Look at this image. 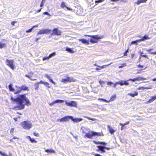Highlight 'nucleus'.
<instances>
[{
    "label": "nucleus",
    "mask_w": 156,
    "mask_h": 156,
    "mask_svg": "<svg viewBox=\"0 0 156 156\" xmlns=\"http://www.w3.org/2000/svg\"><path fill=\"white\" fill-rule=\"evenodd\" d=\"M14 128H12L10 130V133L13 136L14 132Z\"/></svg>",
    "instance_id": "47"
},
{
    "label": "nucleus",
    "mask_w": 156,
    "mask_h": 156,
    "mask_svg": "<svg viewBox=\"0 0 156 156\" xmlns=\"http://www.w3.org/2000/svg\"><path fill=\"white\" fill-rule=\"evenodd\" d=\"M61 82L63 83H66L68 82L66 78V79H65V78L62 79V80H61Z\"/></svg>",
    "instance_id": "41"
},
{
    "label": "nucleus",
    "mask_w": 156,
    "mask_h": 156,
    "mask_svg": "<svg viewBox=\"0 0 156 156\" xmlns=\"http://www.w3.org/2000/svg\"><path fill=\"white\" fill-rule=\"evenodd\" d=\"M51 30L49 29H44L40 30L39 32L37 33V35L44 34H47L48 33L51 31Z\"/></svg>",
    "instance_id": "8"
},
{
    "label": "nucleus",
    "mask_w": 156,
    "mask_h": 156,
    "mask_svg": "<svg viewBox=\"0 0 156 156\" xmlns=\"http://www.w3.org/2000/svg\"><path fill=\"white\" fill-rule=\"evenodd\" d=\"M103 1V0H99L97 1H96L95 2L96 5H97L98 3H99L102 2Z\"/></svg>",
    "instance_id": "42"
},
{
    "label": "nucleus",
    "mask_w": 156,
    "mask_h": 156,
    "mask_svg": "<svg viewBox=\"0 0 156 156\" xmlns=\"http://www.w3.org/2000/svg\"><path fill=\"white\" fill-rule=\"evenodd\" d=\"M147 0H138L136 3L137 5H139L140 3H141L146 2Z\"/></svg>",
    "instance_id": "27"
},
{
    "label": "nucleus",
    "mask_w": 156,
    "mask_h": 156,
    "mask_svg": "<svg viewBox=\"0 0 156 156\" xmlns=\"http://www.w3.org/2000/svg\"><path fill=\"white\" fill-rule=\"evenodd\" d=\"M151 38L148 37V35L146 34L144 36L142 37V38L140 39V41H144L145 40L150 39Z\"/></svg>",
    "instance_id": "16"
},
{
    "label": "nucleus",
    "mask_w": 156,
    "mask_h": 156,
    "mask_svg": "<svg viewBox=\"0 0 156 156\" xmlns=\"http://www.w3.org/2000/svg\"><path fill=\"white\" fill-rule=\"evenodd\" d=\"M90 133H86L84 137L92 139L93 136H100L101 135L100 133L96 132L93 131H90Z\"/></svg>",
    "instance_id": "2"
},
{
    "label": "nucleus",
    "mask_w": 156,
    "mask_h": 156,
    "mask_svg": "<svg viewBox=\"0 0 156 156\" xmlns=\"http://www.w3.org/2000/svg\"><path fill=\"white\" fill-rule=\"evenodd\" d=\"M49 59H50V58L49 56L44 57L43 58V61L48 60Z\"/></svg>",
    "instance_id": "44"
},
{
    "label": "nucleus",
    "mask_w": 156,
    "mask_h": 156,
    "mask_svg": "<svg viewBox=\"0 0 156 156\" xmlns=\"http://www.w3.org/2000/svg\"><path fill=\"white\" fill-rule=\"evenodd\" d=\"M21 90H27L28 89V87L25 85H23L20 87Z\"/></svg>",
    "instance_id": "22"
},
{
    "label": "nucleus",
    "mask_w": 156,
    "mask_h": 156,
    "mask_svg": "<svg viewBox=\"0 0 156 156\" xmlns=\"http://www.w3.org/2000/svg\"><path fill=\"white\" fill-rule=\"evenodd\" d=\"M66 105L68 106H75L76 105V102L74 101H70L68 102L67 101H65Z\"/></svg>",
    "instance_id": "7"
},
{
    "label": "nucleus",
    "mask_w": 156,
    "mask_h": 156,
    "mask_svg": "<svg viewBox=\"0 0 156 156\" xmlns=\"http://www.w3.org/2000/svg\"><path fill=\"white\" fill-rule=\"evenodd\" d=\"M71 117H72V118H71V119L73 121V122H80L83 119L81 118H73V117L72 116H71Z\"/></svg>",
    "instance_id": "11"
},
{
    "label": "nucleus",
    "mask_w": 156,
    "mask_h": 156,
    "mask_svg": "<svg viewBox=\"0 0 156 156\" xmlns=\"http://www.w3.org/2000/svg\"><path fill=\"white\" fill-rule=\"evenodd\" d=\"M39 83H36L34 86V88L35 90H37L38 89L39 87Z\"/></svg>",
    "instance_id": "36"
},
{
    "label": "nucleus",
    "mask_w": 156,
    "mask_h": 156,
    "mask_svg": "<svg viewBox=\"0 0 156 156\" xmlns=\"http://www.w3.org/2000/svg\"><path fill=\"white\" fill-rule=\"evenodd\" d=\"M11 99L18 104V105L14 106V108L17 109H23L24 108L25 105L29 106L31 105L29 100L26 97L25 94L19 95L16 98H14L12 96Z\"/></svg>",
    "instance_id": "1"
},
{
    "label": "nucleus",
    "mask_w": 156,
    "mask_h": 156,
    "mask_svg": "<svg viewBox=\"0 0 156 156\" xmlns=\"http://www.w3.org/2000/svg\"><path fill=\"white\" fill-rule=\"evenodd\" d=\"M105 149H106L108 150H109L110 149V148L109 147H106L105 146H104Z\"/></svg>",
    "instance_id": "62"
},
{
    "label": "nucleus",
    "mask_w": 156,
    "mask_h": 156,
    "mask_svg": "<svg viewBox=\"0 0 156 156\" xmlns=\"http://www.w3.org/2000/svg\"><path fill=\"white\" fill-rule=\"evenodd\" d=\"M108 129L109 130V131L111 134H112L114 133L115 132L114 130L111 128L110 126H108Z\"/></svg>",
    "instance_id": "26"
},
{
    "label": "nucleus",
    "mask_w": 156,
    "mask_h": 156,
    "mask_svg": "<svg viewBox=\"0 0 156 156\" xmlns=\"http://www.w3.org/2000/svg\"><path fill=\"white\" fill-rule=\"evenodd\" d=\"M128 49L126 50L124 53V56H127V53L128 52Z\"/></svg>",
    "instance_id": "52"
},
{
    "label": "nucleus",
    "mask_w": 156,
    "mask_h": 156,
    "mask_svg": "<svg viewBox=\"0 0 156 156\" xmlns=\"http://www.w3.org/2000/svg\"><path fill=\"white\" fill-rule=\"evenodd\" d=\"M111 64V63L109 64L108 65H105L102 66H99L98 65H97V64L96 63H95L94 64V65L95 66H98V67H99V68H100L101 69H103L104 68L105 66H108Z\"/></svg>",
    "instance_id": "29"
},
{
    "label": "nucleus",
    "mask_w": 156,
    "mask_h": 156,
    "mask_svg": "<svg viewBox=\"0 0 156 156\" xmlns=\"http://www.w3.org/2000/svg\"><path fill=\"white\" fill-rule=\"evenodd\" d=\"M9 88L10 91L14 92L15 91V90L12 87V84H10L9 85Z\"/></svg>",
    "instance_id": "23"
},
{
    "label": "nucleus",
    "mask_w": 156,
    "mask_h": 156,
    "mask_svg": "<svg viewBox=\"0 0 156 156\" xmlns=\"http://www.w3.org/2000/svg\"><path fill=\"white\" fill-rule=\"evenodd\" d=\"M92 154H94L95 156H102L98 154L92 153Z\"/></svg>",
    "instance_id": "54"
},
{
    "label": "nucleus",
    "mask_w": 156,
    "mask_h": 156,
    "mask_svg": "<svg viewBox=\"0 0 156 156\" xmlns=\"http://www.w3.org/2000/svg\"><path fill=\"white\" fill-rule=\"evenodd\" d=\"M45 2V0H42L41 3L40 4V6L41 7H42L44 5Z\"/></svg>",
    "instance_id": "40"
},
{
    "label": "nucleus",
    "mask_w": 156,
    "mask_h": 156,
    "mask_svg": "<svg viewBox=\"0 0 156 156\" xmlns=\"http://www.w3.org/2000/svg\"><path fill=\"white\" fill-rule=\"evenodd\" d=\"M98 100H99L101 101H105V102H107V103L109 102V101H108L106 100V99H103V98H99L98 99Z\"/></svg>",
    "instance_id": "37"
},
{
    "label": "nucleus",
    "mask_w": 156,
    "mask_h": 156,
    "mask_svg": "<svg viewBox=\"0 0 156 156\" xmlns=\"http://www.w3.org/2000/svg\"><path fill=\"white\" fill-rule=\"evenodd\" d=\"M141 56L142 57H145L147 58H148L147 56L146 55H142Z\"/></svg>",
    "instance_id": "57"
},
{
    "label": "nucleus",
    "mask_w": 156,
    "mask_h": 156,
    "mask_svg": "<svg viewBox=\"0 0 156 156\" xmlns=\"http://www.w3.org/2000/svg\"><path fill=\"white\" fill-rule=\"evenodd\" d=\"M44 84L46 87H48L50 88V87L49 86V84L48 83L45 82L44 83Z\"/></svg>",
    "instance_id": "46"
},
{
    "label": "nucleus",
    "mask_w": 156,
    "mask_h": 156,
    "mask_svg": "<svg viewBox=\"0 0 156 156\" xmlns=\"http://www.w3.org/2000/svg\"><path fill=\"white\" fill-rule=\"evenodd\" d=\"M45 152H46L47 153H55V151L52 149H47L46 150H45Z\"/></svg>",
    "instance_id": "21"
},
{
    "label": "nucleus",
    "mask_w": 156,
    "mask_h": 156,
    "mask_svg": "<svg viewBox=\"0 0 156 156\" xmlns=\"http://www.w3.org/2000/svg\"><path fill=\"white\" fill-rule=\"evenodd\" d=\"M79 41L81 42L82 43L84 44H85L86 45H88L89 44V42L88 40H87L84 39H79Z\"/></svg>",
    "instance_id": "13"
},
{
    "label": "nucleus",
    "mask_w": 156,
    "mask_h": 156,
    "mask_svg": "<svg viewBox=\"0 0 156 156\" xmlns=\"http://www.w3.org/2000/svg\"><path fill=\"white\" fill-rule=\"evenodd\" d=\"M150 88H148V87H139L138 89V90L145 89H150Z\"/></svg>",
    "instance_id": "38"
},
{
    "label": "nucleus",
    "mask_w": 156,
    "mask_h": 156,
    "mask_svg": "<svg viewBox=\"0 0 156 156\" xmlns=\"http://www.w3.org/2000/svg\"><path fill=\"white\" fill-rule=\"evenodd\" d=\"M53 34H54L55 35L59 36L61 35V32L60 30H59L57 28H55L52 30Z\"/></svg>",
    "instance_id": "10"
},
{
    "label": "nucleus",
    "mask_w": 156,
    "mask_h": 156,
    "mask_svg": "<svg viewBox=\"0 0 156 156\" xmlns=\"http://www.w3.org/2000/svg\"><path fill=\"white\" fill-rule=\"evenodd\" d=\"M126 64H122L121 65V66H119V68H121L125 66H126Z\"/></svg>",
    "instance_id": "50"
},
{
    "label": "nucleus",
    "mask_w": 156,
    "mask_h": 156,
    "mask_svg": "<svg viewBox=\"0 0 156 156\" xmlns=\"http://www.w3.org/2000/svg\"><path fill=\"white\" fill-rule=\"evenodd\" d=\"M116 94L112 95L111 96V98H110V100L109 101V102L110 101H114L115 100V99L116 98Z\"/></svg>",
    "instance_id": "31"
},
{
    "label": "nucleus",
    "mask_w": 156,
    "mask_h": 156,
    "mask_svg": "<svg viewBox=\"0 0 156 156\" xmlns=\"http://www.w3.org/2000/svg\"><path fill=\"white\" fill-rule=\"evenodd\" d=\"M91 39L90 40V42L91 43H97L98 40L100 39V37L98 35L91 36Z\"/></svg>",
    "instance_id": "6"
},
{
    "label": "nucleus",
    "mask_w": 156,
    "mask_h": 156,
    "mask_svg": "<svg viewBox=\"0 0 156 156\" xmlns=\"http://www.w3.org/2000/svg\"><path fill=\"white\" fill-rule=\"evenodd\" d=\"M127 81H131L133 82H135L136 81V78H133V79H130L128 80Z\"/></svg>",
    "instance_id": "45"
},
{
    "label": "nucleus",
    "mask_w": 156,
    "mask_h": 156,
    "mask_svg": "<svg viewBox=\"0 0 156 156\" xmlns=\"http://www.w3.org/2000/svg\"><path fill=\"white\" fill-rule=\"evenodd\" d=\"M44 82H43V81H42V80H41L40 81V82H39V83H42V84H44Z\"/></svg>",
    "instance_id": "63"
},
{
    "label": "nucleus",
    "mask_w": 156,
    "mask_h": 156,
    "mask_svg": "<svg viewBox=\"0 0 156 156\" xmlns=\"http://www.w3.org/2000/svg\"><path fill=\"white\" fill-rule=\"evenodd\" d=\"M140 42V39L137 40L135 41H132L131 42V44H136V45L137 44V42Z\"/></svg>",
    "instance_id": "32"
},
{
    "label": "nucleus",
    "mask_w": 156,
    "mask_h": 156,
    "mask_svg": "<svg viewBox=\"0 0 156 156\" xmlns=\"http://www.w3.org/2000/svg\"><path fill=\"white\" fill-rule=\"evenodd\" d=\"M66 51H68L69 52H70V53H73L74 51L72 49L68 48H66Z\"/></svg>",
    "instance_id": "30"
},
{
    "label": "nucleus",
    "mask_w": 156,
    "mask_h": 156,
    "mask_svg": "<svg viewBox=\"0 0 156 156\" xmlns=\"http://www.w3.org/2000/svg\"><path fill=\"white\" fill-rule=\"evenodd\" d=\"M34 134L36 136L38 137L39 136V134L37 133H36L35 132H34Z\"/></svg>",
    "instance_id": "51"
},
{
    "label": "nucleus",
    "mask_w": 156,
    "mask_h": 156,
    "mask_svg": "<svg viewBox=\"0 0 156 156\" xmlns=\"http://www.w3.org/2000/svg\"><path fill=\"white\" fill-rule=\"evenodd\" d=\"M99 83L102 87H103V84L105 83V82L102 80H100Z\"/></svg>",
    "instance_id": "39"
},
{
    "label": "nucleus",
    "mask_w": 156,
    "mask_h": 156,
    "mask_svg": "<svg viewBox=\"0 0 156 156\" xmlns=\"http://www.w3.org/2000/svg\"><path fill=\"white\" fill-rule=\"evenodd\" d=\"M64 102H65V101L64 100L58 99L53 101L49 104V105L52 106L56 103H62Z\"/></svg>",
    "instance_id": "9"
},
{
    "label": "nucleus",
    "mask_w": 156,
    "mask_h": 156,
    "mask_svg": "<svg viewBox=\"0 0 156 156\" xmlns=\"http://www.w3.org/2000/svg\"><path fill=\"white\" fill-rule=\"evenodd\" d=\"M45 76L46 78L48 79L49 80H50V82L51 83H52L53 84H55L56 83H55V82H54L53 80L51 79V77L49 76L48 75V74H45Z\"/></svg>",
    "instance_id": "18"
},
{
    "label": "nucleus",
    "mask_w": 156,
    "mask_h": 156,
    "mask_svg": "<svg viewBox=\"0 0 156 156\" xmlns=\"http://www.w3.org/2000/svg\"><path fill=\"white\" fill-rule=\"evenodd\" d=\"M156 99V96H152L151 97V99H150L147 102L148 103H150L154 101L155 99Z\"/></svg>",
    "instance_id": "20"
},
{
    "label": "nucleus",
    "mask_w": 156,
    "mask_h": 156,
    "mask_svg": "<svg viewBox=\"0 0 156 156\" xmlns=\"http://www.w3.org/2000/svg\"><path fill=\"white\" fill-rule=\"evenodd\" d=\"M67 82H74L76 81V80L73 78L72 77H67L66 78Z\"/></svg>",
    "instance_id": "15"
},
{
    "label": "nucleus",
    "mask_w": 156,
    "mask_h": 156,
    "mask_svg": "<svg viewBox=\"0 0 156 156\" xmlns=\"http://www.w3.org/2000/svg\"><path fill=\"white\" fill-rule=\"evenodd\" d=\"M138 94V92H134V93H128V95H129L132 97H134L135 96H137Z\"/></svg>",
    "instance_id": "19"
},
{
    "label": "nucleus",
    "mask_w": 156,
    "mask_h": 156,
    "mask_svg": "<svg viewBox=\"0 0 156 156\" xmlns=\"http://www.w3.org/2000/svg\"><path fill=\"white\" fill-rule=\"evenodd\" d=\"M61 7L62 8H63L64 7H66L68 10H70V9L69 8L67 7L65 3L64 2H63L62 3Z\"/></svg>",
    "instance_id": "24"
},
{
    "label": "nucleus",
    "mask_w": 156,
    "mask_h": 156,
    "mask_svg": "<svg viewBox=\"0 0 156 156\" xmlns=\"http://www.w3.org/2000/svg\"><path fill=\"white\" fill-rule=\"evenodd\" d=\"M107 83L108 85H109L111 86L112 85V84H113V83L112 82H108Z\"/></svg>",
    "instance_id": "53"
},
{
    "label": "nucleus",
    "mask_w": 156,
    "mask_h": 156,
    "mask_svg": "<svg viewBox=\"0 0 156 156\" xmlns=\"http://www.w3.org/2000/svg\"><path fill=\"white\" fill-rule=\"evenodd\" d=\"M147 79L146 78H144L143 77H138L136 78V81L142 80H144Z\"/></svg>",
    "instance_id": "33"
},
{
    "label": "nucleus",
    "mask_w": 156,
    "mask_h": 156,
    "mask_svg": "<svg viewBox=\"0 0 156 156\" xmlns=\"http://www.w3.org/2000/svg\"><path fill=\"white\" fill-rule=\"evenodd\" d=\"M101 144L103 145L102 146H105L106 144V143L105 142H101Z\"/></svg>",
    "instance_id": "56"
},
{
    "label": "nucleus",
    "mask_w": 156,
    "mask_h": 156,
    "mask_svg": "<svg viewBox=\"0 0 156 156\" xmlns=\"http://www.w3.org/2000/svg\"><path fill=\"white\" fill-rule=\"evenodd\" d=\"M129 121L127 122H126V123L123 124V125H124V126H126V125H128V124H129Z\"/></svg>",
    "instance_id": "59"
},
{
    "label": "nucleus",
    "mask_w": 156,
    "mask_h": 156,
    "mask_svg": "<svg viewBox=\"0 0 156 156\" xmlns=\"http://www.w3.org/2000/svg\"><path fill=\"white\" fill-rule=\"evenodd\" d=\"M113 84V87H114L115 88L117 85H118V84L120 85L119 81Z\"/></svg>",
    "instance_id": "43"
},
{
    "label": "nucleus",
    "mask_w": 156,
    "mask_h": 156,
    "mask_svg": "<svg viewBox=\"0 0 156 156\" xmlns=\"http://www.w3.org/2000/svg\"><path fill=\"white\" fill-rule=\"evenodd\" d=\"M127 80V81H124L121 80L119 81L120 83V85L121 86H123L125 85L126 86H127L129 85V83L128 82Z\"/></svg>",
    "instance_id": "12"
},
{
    "label": "nucleus",
    "mask_w": 156,
    "mask_h": 156,
    "mask_svg": "<svg viewBox=\"0 0 156 156\" xmlns=\"http://www.w3.org/2000/svg\"><path fill=\"white\" fill-rule=\"evenodd\" d=\"M38 27V25H35V26H33L30 29H29L28 30H26V33H30V32H31L33 30V29H34V27Z\"/></svg>",
    "instance_id": "28"
},
{
    "label": "nucleus",
    "mask_w": 156,
    "mask_h": 156,
    "mask_svg": "<svg viewBox=\"0 0 156 156\" xmlns=\"http://www.w3.org/2000/svg\"><path fill=\"white\" fill-rule=\"evenodd\" d=\"M27 137L32 142L37 143V141H36L34 138H32L30 136H27Z\"/></svg>",
    "instance_id": "25"
},
{
    "label": "nucleus",
    "mask_w": 156,
    "mask_h": 156,
    "mask_svg": "<svg viewBox=\"0 0 156 156\" xmlns=\"http://www.w3.org/2000/svg\"><path fill=\"white\" fill-rule=\"evenodd\" d=\"M72 118L71 116L68 115L65 116L61 119L58 118L57 119V121L60 122H66L68 121L69 119H71V118Z\"/></svg>",
    "instance_id": "5"
},
{
    "label": "nucleus",
    "mask_w": 156,
    "mask_h": 156,
    "mask_svg": "<svg viewBox=\"0 0 156 156\" xmlns=\"http://www.w3.org/2000/svg\"><path fill=\"white\" fill-rule=\"evenodd\" d=\"M5 62L6 65L10 67L12 70L14 69L15 66L14 65V61L13 60L7 59Z\"/></svg>",
    "instance_id": "4"
},
{
    "label": "nucleus",
    "mask_w": 156,
    "mask_h": 156,
    "mask_svg": "<svg viewBox=\"0 0 156 156\" xmlns=\"http://www.w3.org/2000/svg\"><path fill=\"white\" fill-rule=\"evenodd\" d=\"M56 52H53L51 54H50L49 55V57L50 58H51L52 57H53L54 56H55L56 55Z\"/></svg>",
    "instance_id": "35"
},
{
    "label": "nucleus",
    "mask_w": 156,
    "mask_h": 156,
    "mask_svg": "<svg viewBox=\"0 0 156 156\" xmlns=\"http://www.w3.org/2000/svg\"><path fill=\"white\" fill-rule=\"evenodd\" d=\"M21 125L26 129H29L32 127V124L29 121H24L22 122Z\"/></svg>",
    "instance_id": "3"
},
{
    "label": "nucleus",
    "mask_w": 156,
    "mask_h": 156,
    "mask_svg": "<svg viewBox=\"0 0 156 156\" xmlns=\"http://www.w3.org/2000/svg\"><path fill=\"white\" fill-rule=\"evenodd\" d=\"M6 44L5 43H2L0 42V49L5 47Z\"/></svg>",
    "instance_id": "34"
},
{
    "label": "nucleus",
    "mask_w": 156,
    "mask_h": 156,
    "mask_svg": "<svg viewBox=\"0 0 156 156\" xmlns=\"http://www.w3.org/2000/svg\"><path fill=\"white\" fill-rule=\"evenodd\" d=\"M16 23V22L15 21H13L11 23V24L12 25H13L14 26V24L15 23Z\"/></svg>",
    "instance_id": "61"
},
{
    "label": "nucleus",
    "mask_w": 156,
    "mask_h": 156,
    "mask_svg": "<svg viewBox=\"0 0 156 156\" xmlns=\"http://www.w3.org/2000/svg\"><path fill=\"white\" fill-rule=\"evenodd\" d=\"M43 14L45 15H48L49 16H51V15L50 14L47 12H45L43 13Z\"/></svg>",
    "instance_id": "48"
},
{
    "label": "nucleus",
    "mask_w": 156,
    "mask_h": 156,
    "mask_svg": "<svg viewBox=\"0 0 156 156\" xmlns=\"http://www.w3.org/2000/svg\"><path fill=\"white\" fill-rule=\"evenodd\" d=\"M120 125L121 126H122L121 129V130H122V129H123V127L124 126H124L123 124H122V123H120Z\"/></svg>",
    "instance_id": "55"
},
{
    "label": "nucleus",
    "mask_w": 156,
    "mask_h": 156,
    "mask_svg": "<svg viewBox=\"0 0 156 156\" xmlns=\"http://www.w3.org/2000/svg\"><path fill=\"white\" fill-rule=\"evenodd\" d=\"M16 87L17 88V89L15 90V91H14V94H18L21 93L22 90L20 87H18L17 86H16Z\"/></svg>",
    "instance_id": "17"
},
{
    "label": "nucleus",
    "mask_w": 156,
    "mask_h": 156,
    "mask_svg": "<svg viewBox=\"0 0 156 156\" xmlns=\"http://www.w3.org/2000/svg\"><path fill=\"white\" fill-rule=\"evenodd\" d=\"M137 67L138 68H143L144 67L142 65H139L137 66Z\"/></svg>",
    "instance_id": "58"
},
{
    "label": "nucleus",
    "mask_w": 156,
    "mask_h": 156,
    "mask_svg": "<svg viewBox=\"0 0 156 156\" xmlns=\"http://www.w3.org/2000/svg\"><path fill=\"white\" fill-rule=\"evenodd\" d=\"M104 147V146H102L101 145L97 146V147L99 149V150H100V151L102 153H105V152Z\"/></svg>",
    "instance_id": "14"
},
{
    "label": "nucleus",
    "mask_w": 156,
    "mask_h": 156,
    "mask_svg": "<svg viewBox=\"0 0 156 156\" xmlns=\"http://www.w3.org/2000/svg\"><path fill=\"white\" fill-rule=\"evenodd\" d=\"M94 142L96 144H101V142H99V141H94Z\"/></svg>",
    "instance_id": "49"
},
{
    "label": "nucleus",
    "mask_w": 156,
    "mask_h": 156,
    "mask_svg": "<svg viewBox=\"0 0 156 156\" xmlns=\"http://www.w3.org/2000/svg\"><path fill=\"white\" fill-rule=\"evenodd\" d=\"M41 9H42V8H41L37 10V12H40L41 11Z\"/></svg>",
    "instance_id": "64"
},
{
    "label": "nucleus",
    "mask_w": 156,
    "mask_h": 156,
    "mask_svg": "<svg viewBox=\"0 0 156 156\" xmlns=\"http://www.w3.org/2000/svg\"><path fill=\"white\" fill-rule=\"evenodd\" d=\"M25 76L26 77H27V78H29V79H31V77H30V76L28 75H25Z\"/></svg>",
    "instance_id": "60"
}]
</instances>
